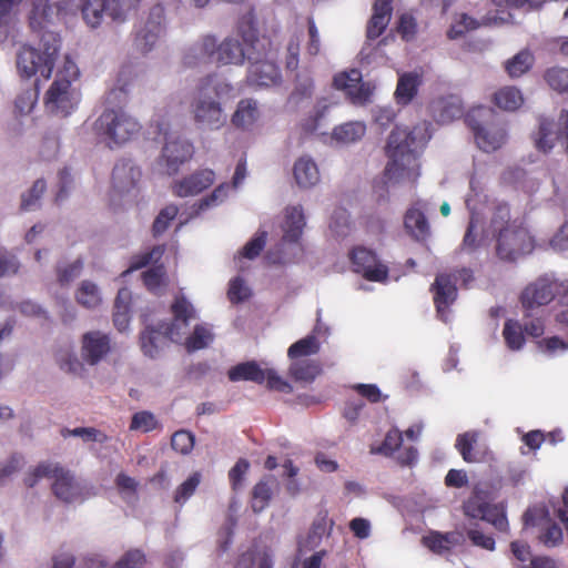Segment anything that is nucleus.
Returning <instances> with one entry per match:
<instances>
[{"mask_svg": "<svg viewBox=\"0 0 568 568\" xmlns=\"http://www.w3.org/2000/svg\"><path fill=\"white\" fill-rule=\"evenodd\" d=\"M432 124L417 123L412 130L395 128L389 134L385 178L392 183L414 182L419 176L418 153L432 138Z\"/></svg>", "mask_w": 568, "mask_h": 568, "instance_id": "1", "label": "nucleus"}, {"mask_svg": "<svg viewBox=\"0 0 568 568\" xmlns=\"http://www.w3.org/2000/svg\"><path fill=\"white\" fill-rule=\"evenodd\" d=\"M234 87L217 74H207L200 79L194 88L189 111L195 128L202 132L222 130L227 123V114L222 100L233 97Z\"/></svg>", "mask_w": 568, "mask_h": 568, "instance_id": "2", "label": "nucleus"}, {"mask_svg": "<svg viewBox=\"0 0 568 568\" xmlns=\"http://www.w3.org/2000/svg\"><path fill=\"white\" fill-rule=\"evenodd\" d=\"M263 38L258 36L254 13L247 12L239 21L235 36H229L221 42L216 40L215 62L242 65L245 60L258 59L264 49Z\"/></svg>", "mask_w": 568, "mask_h": 568, "instance_id": "3", "label": "nucleus"}, {"mask_svg": "<svg viewBox=\"0 0 568 568\" xmlns=\"http://www.w3.org/2000/svg\"><path fill=\"white\" fill-rule=\"evenodd\" d=\"M33 31L40 33L39 49L22 45L17 52V71L24 79L36 75L49 79L60 50V38L51 26Z\"/></svg>", "mask_w": 568, "mask_h": 568, "instance_id": "4", "label": "nucleus"}, {"mask_svg": "<svg viewBox=\"0 0 568 568\" xmlns=\"http://www.w3.org/2000/svg\"><path fill=\"white\" fill-rule=\"evenodd\" d=\"M173 320L165 326V335L174 343H183L187 352H195L207 347L214 341L212 327L207 324H196L192 333L189 326L196 320V311L183 296L176 297L172 304Z\"/></svg>", "mask_w": 568, "mask_h": 568, "instance_id": "5", "label": "nucleus"}, {"mask_svg": "<svg viewBox=\"0 0 568 568\" xmlns=\"http://www.w3.org/2000/svg\"><path fill=\"white\" fill-rule=\"evenodd\" d=\"M78 77L77 64L65 57L44 95V106L49 113L65 118L78 109L81 101V92L74 84Z\"/></svg>", "mask_w": 568, "mask_h": 568, "instance_id": "6", "label": "nucleus"}, {"mask_svg": "<svg viewBox=\"0 0 568 568\" xmlns=\"http://www.w3.org/2000/svg\"><path fill=\"white\" fill-rule=\"evenodd\" d=\"M471 197L468 195L465 200L466 206L471 212L470 221L466 233L463 239L462 248L467 251H475L485 245L491 236L497 237L498 234L506 231L508 226L516 225L517 223L510 222V211L507 204H497L491 213L489 225L487 229L478 214L474 212Z\"/></svg>", "mask_w": 568, "mask_h": 568, "instance_id": "7", "label": "nucleus"}, {"mask_svg": "<svg viewBox=\"0 0 568 568\" xmlns=\"http://www.w3.org/2000/svg\"><path fill=\"white\" fill-rule=\"evenodd\" d=\"M162 148L155 161V170L160 174L174 175L181 165L186 163L194 153L193 144L169 123L162 122L158 125Z\"/></svg>", "mask_w": 568, "mask_h": 568, "instance_id": "8", "label": "nucleus"}, {"mask_svg": "<svg viewBox=\"0 0 568 568\" xmlns=\"http://www.w3.org/2000/svg\"><path fill=\"white\" fill-rule=\"evenodd\" d=\"M93 129L109 148H114L135 139L142 125L122 109H105L95 120Z\"/></svg>", "mask_w": 568, "mask_h": 568, "instance_id": "9", "label": "nucleus"}, {"mask_svg": "<svg viewBox=\"0 0 568 568\" xmlns=\"http://www.w3.org/2000/svg\"><path fill=\"white\" fill-rule=\"evenodd\" d=\"M42 478L52 479L55 497L64 503L82 501L85 498L84 487L74 476L59 464L41 463L27 477L26 485L33 487Z\"/></svg>", "mask_w": 568, "mask_h": 568, "instance_id": "10", "label": "nucleus"}, {"mask_svg": "<svg viewBox=\"0 0 568 568\" xmlns=\"http://www.w3.org/2000/svg\"><path fill=\"white\" fill-rule=\"evenodd\" d=\"M305 226V216L302 205H291L284 210L282 224L283 236L275 252H270L267 258L271 263H292L297 261L303 252L300 239Z\"/></svg>", "mask_w": 568, "mask_h": 568, "instance_id": "11", "label": "nucleus"}, {"mask_svg": "<svg viewBox=\"0 0 568 568\" xmlns=\"http://www.w3.org/2000/svg\"><path fill=\"white\" fill-rule=\"evenodd\" d=\"M468 121L475 142L484 152L497 151L506 144V126L490 108L479 106L473 110Z\"/></svg>", "mask_w": 568, "mask_h": 568, "instance_id": "12", "label": "nucleus"}, {"mask_svg": "<svg viewBox=\"0 0 568 568\" xmlns=\"http://www.w3.org/2000/svg\"><path fill=\"white\" fill-rule=\"evenodd\" d=\"M474 281V273L470 268L462 267L454 273H439L432 285L434 292V302L437 308L438 317L445 322H449V306L457 298V286L459 282L462 286L467 287Z\"/></svg>", "mask_w": 568, "mask_h": 568, "instance_id": "13", "label": "nucleus"}, {"mask_svg": "<svg viewBox=\"0 0 568 568\" xmlns=\"http://www.w3.org/2000/svg\"><path fill=\"white\" fill-rule=\"evenodd\" d=\"M495 240L497 257L507 262H514L523 255L530 254L537 246L544 247L542 244H536L529 231L521 224L508 226Z\"/></svg>", "mask_w": 568, "mask_h": 568, "instance_id": "14", "label": "nucleus"}, {"mask_svg": "<svg viewBox=\"0 0 568 568\" xmlns=\"http://www.w3.org/2000/svg\"><path fill=\"white\" fill-rule=\"evenodd\" d=\"M558 287V280L552 273L540 275L528 284L520 295L526 316H530L534 310L549 304L555 298Z\"/></svg>", "mask_w": 568, "mask_h": 568, "instance_id": "15", "label": "nucleus"}, {"mask_svg": "<svg viewBox=\"0 0 568 568\" xmlns=\"http://www.w3.org/2000/svg\"><path fill=\"white\" fill-rule=\"evenodd\" d=\"M232 382L251 381L257 384L266 382L267 387L274 390L290 393L292 387L272 368H261L255 362L239 364L229 371Z\"/></svg>", "mask_w": 568, "mask_h": 568, "instance_id": "16", "label": "nucleus"}, {"mask_svg": "<svg viewBox=\"0 0 568 568\" xmlns=\"http://www.w3.org/2000/svg\"><path fill=\"white\" fill-rule=\"evenodd\" d=\"M83 0H32L29 24L32 30H42L48 26L54 27L63 13L73 4Z\"/></svg>", "mask_w": 568, "mask_h": 568, "instance_id": "17", "label": "nucleus"}, {"mask_svg": "<svg viewBox=\"0 0 568 568\" xmlns=\"http://www.w3.org/2000/svg\"><path fill=\"white\" fill-rule=\"evenodd\" d=\"M268 45L270 41L263 38V53L256 60H248L251 67L248 69L247 80L252 85L268 88L282 82L281 72L272 60Z\"/></svg>", "mask_w": 568, "mask_h": 568, "instance_id": "18", "label": "nucleus"}, {"mask_svg": "<svg viewBox=\"0 0 568 568\" xmlns=\"http://www.w3.org/2000/svg\"><path fill=\"white\" fill-rule=\"evenodd\" d=\"M164 9L158 4L151 9L146 21L138 29L135 48L143 53L152 51L164 34Z\"/></svg>", "mask_w": 568, "mask_h": 568, "instance_id": "19", "label": "nucleus"}, {"mask_svg": "<svg viewBox=\"0 0 568 568\" xmlns=\"http://www.w3.org/2000/svg\"><path fill=\"white\" fill-rule=\"evenodd\" d=\"M565 138L566 150L568 151V112L561 111L558 123L541 118L539 120L538 131L534 134V142L538 150L542 152L550 151L555 143Z\"/></svg>", "mask_w": 568, "mask_h": 568, "instance_id": "20", "label": "nucleus"}, {"mask_svg": "<svg viewBox=\"0 0 568 568\" xmlns=\"http://www.w3.org/2000/svg\"><path fill=\"white\" fill-rule=\"evenodd\" d=\"M333 85L336 90L345 92L354 104L366 103L372 94L371 85L362 81V73L356 69L336 74Z\"/></svg>", "mask_w": 568, "mask_h": 568, "instance_id": "21", "label": "nucleus"}, {"mask_svg": "<svg viewBox=\"0 0 568 568\" xmlns=\"http://www.w3.org/2000/svg\"><path fill=\"white\" fill-rule=\"evenodd\" d=\"M81 357L91 366L102 362L111 351L110 336L102 331L85 332L80 339Z\"/></svg>", "mask_w": 568, "mask_h": 568, "instance_id": "22", "label": "nucleus"}, {"mask_svg": "<svg viewBox=\"0 0 568 568\" xmlns=\"http://www.w3.org/2000/svg\"><path fill=\"white\" fill-rule=\"evenodd\" d=\"M352 261L354 271L363 274L365 278L375 282L386 280L387 267L377 260L372 251L365 247H357L352 252Z\"/></svg>", "mask_w": 568, "mask_h": 568, "instance_id": "23", "label": "nucleus"}, {"mask_svg": "<svg viewBox=\"0 0 568 568\" xmlns=\"http://www.w3.org/2000/svg\"><path fill=\"white\" fill-rule=\"evenodd\" d=\"M141 170L131 160H120L113 168L112 190L119 194H130L138 185Z\"/></svg>", "mask_w": 568, "mask_h": 568, "instance_id": "24", "label": "nucleus"}, {"mask_svg": "<svg viewBox=\"0 0 568 568\" xmlns=\"http://www.w3.org/2000/svg\"><path fill=\"white\" fill-rule=\"evenodd\" d=\"M215 173L212 170L204 169L184 176L173 183L172 190L176 196L187 197L195 196L203 190L214 183Z\"/></svg>", "mask_w": 568, "mask_h": 568, "instance_id": "25", "label": "nucleus"}, {"mask_svg": "<svg viewBox=\"0 0 568 568\" xmlns=\"http://www.w3.org/2000/svg\"><path fill=\"white\" fill-rule=\"evenodd\" d=\"M426 204L423 201L415 202L404 215L406 233L417 242H425L430 236V225L425 215Z\"/></svg>", "mask_w": 568, "mask_h": 568, "instance_id": "26", "label": "nucleus"}, {"mask_svg": "<svg viewBox=\"0 0 568 568\" xmlns=\"http://www.w3.org/2000/svg\"><path fill=\"white\" fill-rule=\"evenodd\" d=\"M216 38L212 34H205L191 44L185 54L184 63L189 67L215 62Z\"/></svg>", "mask_w": 568, "mask_h": 568, "instance_id": "27", "label": "nucleus"}, {"mask_svg": "<svg viewBox=\"0 0 568 568\" xmlns=\"http://www.w3.org/2000/svg\"><path fill=\"white\" fill-rule=\"evenodd\" d=\"M293 176L298 187L308 190L321 181L318 166L310 155L300 156L293 165Z\"/></svg>", "mask_w": 568, "mask_h": 568, "instance_id": "28", "label": "nucleus"}, {"mask_svg": "<svg viewBox=\"0 0 568 568\" xmlns=\"http://www.w3.org/2000/svg\"><path fill=\"white\" fill-rule=\"evenodd\" d=\"M430 112L436 122L450 123L463 115L462 101L455 95L438 98L432 102Z\"/></svg>", "mask_w": 568, "mask_h": 568, "instance_id": "29", "label": "nucleus"}, {"mask_svg": "<svg viewBox=\"0 0 568 568\" xmlns=\"http://www.w3.org/2000/svg\"><path fill=\"white\" fill-rule=\"evenodd\" d=\"M480 433L478 430H469L460 434L456 438L455 447L467 463L481 462L486 447L479 443Z\"/></svg>", "mask_w": 568, "mask_h": 568, "instance_id": "30", "label": "nucleus"}, {"mask_svg": "<svg viewBox=\"0 0 568 568\" xmlns=\"http://www.w3.org/2000/svg\"><path fill=\"white\" fill-rule=\"evenodd\" d=\"M333 528V520L326 511H320L314 518L311 529L305 539L298 541L301 550H312L320 546L325 536H329Z\"/></svg>", "mask_w": 568, "mask_h": 568, "instance_id": "31", "label": "nucleus"}, {"mask_svg": "<svg viewBox=\"0 0 568 568\" xmlns=\"http://www.w3.org/2000/svg\"><path fill=\"white\" fill-rule=\"evenodd\" d=\"M133 79L131 67H122L119 71L118 79L112 88L104 95V103L106 109H116L126 101L129 94V87Z\"/></svg>", "mask_w": 568, "mask_h": 568, "instance_id": "32", "label": "nucleus"}, {"mask_svg": "<svg viewBox=\"0 0 568 568\" xmlns=\"http://www.w3.org/2000/svg\"><path fill=\"white\" fill-rule=\"evenodd\" d=\"M258 103L254 99H242L237 102L231 122L236 129L250 130L260 119Z\"/></svg>", "mask_w": 568, "mask_h": 568, "instance_id": "33", "label": "nucleus"}, {"mask_svg": "<svg viewBox=\"0 0 568 568\" xmlns=\"http://www.w3.org/2000/svg\"><path fill=\"white\" fill-rule=\"evenodd\" d=\"M393 0H375L373 16L367 24V39H377L386 29L392 17Z\"/></svg>", "mask_w": 568, "mask_h": 568, "instance_id": "34", "label": "nucleus"}, {"mask_svg": "<svg viewBox=\"0 0 568 568\" xmlns=\"http://www.w3.org/2000/svg\"><path fill=\"white\" fill-rule=\"evenodd\" d=\"M54 358L59 368L67 374L82 376L85 373L84 364L87 363L70 344L60 346L55 352Z\"/></svg>", "mask_w": 568, "mask_h": 568, "instance_id": "35", "label": "nucleus"}, {"mask_svg": "<svg viewBox=\"0 0 568 568\" xmlns=\"http://www.w3.org/2000/svg\"><path fill=\"white\" fill-rule=\"evenodd\" d=\"M463 541L464 536L458 531H432L423 537V545L437 555L449 551L453 547L460 545Z\"/></svg>", "mask_w": 568, "mask_h": 568, "instance_id": "36", "label": "nucleus"}, {"mask_svg": "<svg viewBox=\"0 0 568 568\" xmlns=\"http://www.w3.org/2000/svg\"><path fill=\"white\" fill-rule=\"evenodd\" d=\"M275 486H277V481L273 475H266L255 484L252 489L251 500L254 513H261L268 506Z\"/></svg>", "mask_w": 568, "mask_h": 568, "instance_id": "37", "label": "nucleus"}, {"mask_svg": "<svg viewBox=\"0 0 568 568\" xmlns=\"http://www.w3.org/2000/svg\"><path fill=\"white\" fill-rule=\"evenodd\" d=\"M75 302L87 310H97L101 306L103 298L100 287L92 281H82L75 293Z\"/></svg>", "mask_w": 568, "mask_h": 568, "instance_id": "38", "label": "nucleus"}, {"mask_svg": "<svg viewBox=\"0 0 568 568\" xmlns=\"http://www.w3.org/2000/svg\"><path fill=\"white\" fill-rule=\"evenodd\" d=\"M366 133V125L362 121H349L333 129L332 140L339 144H351L359 141Z\"/></svg>", "mask_w": 568, "mask_h": 568, "instance_id": "39", "label": "nucleus"}, {"mask_svg": "<svg viewBox=\"0 0 568 568\" xmlns=\"http://www.w3.org/2000/svg\"><path fill=\"white\" fill-rule=\"evenodd\" d=\"M314 92V80L311 74L303 70L296 73L295 84L288 98V103L294 106H300L308 101Z\"/></svg>", "mask_w": 568, "mask_h": 568, "instance_id": "40", "label": "nucleus"}, {"mask_svg": "<svg viewBox=\"0 0 568 568\" xmlns=\"http://www.w3.org/2000/svg\"><path fill=\"white\" fill-rule=\"evenodd\" d=\"M171 323L159 324L156 329L146 328L141 334V348L143 353L150 357H155L163 345L165 339H170L164 331L165 326H170Z\"/></svg>", "mask_w": 568, "mask_h": 568, "instance_id": "41", "label": "nucleus"}, {"mask_svg": "<svg viewBox=\"0 0 568 568\" xmlns=\"http://www.w3.org/2000/svg\"><path fill=\"white\" fill-rule=\"evenodd\" d=\"M82 18L92 29L101 26L104 16H108L105 0H84L81 6Z\"/></svg>", "mask_w": 568, "mask_h": 568, "instance_id": "42", "label": "nucleus"}, {"mask_svg": "<svg viewBox=\"0 0 568 568\" xmlns=\"http://www.w3.org/2000/svg\"><path fill=\"white\" fill-rule=\"evenodd\" d=\"M496 105L505 111H516L524 103L521 92L515 87H504L495 95Z\"/></svg>", "mask_w": 568, "mask_h": 568, "instance_id": "43", "label": "nucleus"}, {"mask_svg": "<svg viewBox=\"0 0 568 568\" xmlns=\"http://www.w3.org/2000/svg\"><path fill=\"white\" fill-rule=\"evenodd\" d=\"M419 84L418 75L415 73H405L399 77L395 98L399 104H408L417 93Z\"/></svg>", "mask_w": 568, "mask_h": 568, "instance_id": "44", "label": "nucleus"}, {"mask_svg": "<svg viewBox=\"0 0 568 568\" xmlns=\"http://www.w3.org/2000/svg\"><path fill=\"white\" fill-rule=\"evenodd\" d=\"M108 17L112 21L122 23L138 9L140 0H105Z\"/></svg>", "mask_w": 568, "mask_h": 568, "instance_id": "45", "label": "nucleus"}, {"mask_svg": "<svg viewBox=\"0 0 568 568\" xmlns=\"http://www.w3.org/2000/svg\"><path fill=\"white\" fill-rule=\"evenodd\" d=\"M534 64V55L528 50H521L505 62V69L509 77L518 78L529 71Z\"/></svg>", "mask_w": 568, "mask_h": 568, "instance_id": "46", "label": "nucleus"}, {"mask_svg": "<svg viewBox=\"0 0 568 568\" xmlns=\"http://www.w3.org/2000/svg\"><path fill=\"white\" fill-rule=\"evenodd\" d=\"M47 190V183L42 179L34 181L33 185L21 195L20 207L22 211H34L40 206V200Z\"/></svg>", "mask_w": 568, "mask_h": 568, "instance_id": "47", "label": "nucleus"}, {"mask_svg": "<svg viewBox=\"0 0 568 568\" xmlns=\"http://www.w3.org/2000/svg\"><path fill=\"white\" fill-rule=\"evenodd\" d=\"M320 342L315 335H307L306 337L292 344L287 351L290 358H297L302 356H310L318 353Z\"/></svg>", "mask_w": 568, "mask_h": 568, "instance_id": "48", "label": "nucleus"}, {"mask_svg": "<svg viewBox=\"0 0 568 568\" xmlns=\"http://www.w3.org/2000/svg\"><path fill=\"white\" fill-rule=\"evenodd\" d=\"M267 233L265 231L258 232L251 241H248L240 255L235 258L236 263H239V267L241 270L244 268L242 265L243 258L253 260L255 258L261 251L264 248L266 243Z\"/></svg>", "mask_w": 568, "mask_h": 568, "instance_id": "49", "label": "nucleus"}, {"mask_svg": "<svg viewBox=\"0 0 568 568\" xmlns=\"http://www.w3.org/2000/svg\"><path fill=\"white\" fill-rule=\"evenodd\" d=\"M523 332V326L518 322L508 320L505 323L503 335L510 349L518 351L523 347L525 343Z\"/></svg>", "mask_w": 568, "mask_h": 568, "instance_id": "50", "label": "nucleus"}, {"mask_svg": "<svg viewBox=\"0 0 568 568\" xmlns=\"http://www.w3.org/2000/svg\"><path fill=\"white\" fill-rule=\"evenodd\" d=\"M254 562L257 564V568H273L272 556L267 551L255 554L253 550L242 554L236 568H253Z\"/></svg>", "mask_w": 568, "mask_h": 568, "instance_id": "51", "label": "nucleus"}, {"mask_svg": "<svg viewBox=\"0 0 568 568\" xmlns=\"http://www.w3.org/2000/svg\"><path fill=\"white\" fill-rule=\"evenodd\" d=\"M83 270V262L77 258L70 263H61L57 266V278L61 285H67L78 278Z\"/></svg>", "mask_w": 568, "mask_h": 568, "instance_id": "52", "label": "nucleus"}, {"mask_svg": "<svg viewBox=\"0 0 568 568\" xmlns=\"http://www.w3.org/2000/svg\"><path fill=\"white\" fill-rule=\"evenodd\" d=\"M145 564V554L141 549L134 548L121 555L112 568H143Z\"/></svg>", "mask_w": 568, "mask_h": 568, "instance_id": "53", "label": "nucleus"}, {"mask_svg": "<svg viewBox=\"0 0 568 568\" xmlns=\"http://www.w3.org/2000/svg\"><path fill=\"white\" fill-rule=\"evenodd\" d=\"M329 229L337 237L346 236L351 231L349 214L345 209H336L331 217Z\"/></svg>", "mask_w": 568, "mask_h": 568, "instance_id": "54", "label": "nucleus"}, {"mask_svg": "<svg viewBox=\"0 0 568 568\" xmlns=\"http://www.w3.org/2000/svg\"><path fill=\"white\" fill-rule=\"evenodd\" d=\"M231 185L222 183L213 192L197 203V212L222 204L229 196Z\"/></svg>", "mask_w": 568, "mask_h": 568, "instance_id": "55", "label": "nucleus"}, {"mask_svg": "<svg viewBox=\"0 0 568 568\" xmlns=\"http://www.w3.org/2000/svg\"><path fill=\"white\" fill-rule=\"evenodd\" d=\"M252 295V290L247 283L240 276L230 281L227 296L232 303H241L248 300Z\"/></svg>", "mask_w": 568, "mask_h": 568, "instance_id": "56", "label": "nucleus"}, {"mask_svg": "<svg viewBox=\"0 0 568 568\" xmlns=\"http://www.w3.org/2000/svg\"><path fill=\"white\" fill-rule=\"evenodd\" d=\"M402 442V433L397 428H393L386 434L383 444L378 447H372L371 453L390 456L399 448Z\"/></svg>", "mask_w": 568, "mask_h": 568, "instance_id": "57", "label": "nucleus"}, {"mask_svg": "<svg viewBox=\"0 0 568 568\" xmlns=\"http://www.w3.org/2000/svg\"><path fill=\"white\" fill-rule=\"evenodd\" d=\"M39 93L36 87L23 90L16 99L17 112L22 115L29 114L38 102Z\"/></svg>", "mask_w": 568, "mask_h": 568, "instance_id": "58", "label": "nucleus"}, {"mask_svg": "<svg viewBox=\"0 0 568 568\" xmlns=\"http://www.w3.org/2000/svg\"><path fill=\"white\" fill-rule=\"evenodd\" d=\"M60 151V138L54 132H49L43 135L39 146V154L45 161L55 159Z\"/></svg>", "mask_w": 568, "mask_h": 568, "instance_id": "59", "label": "nucleus"}, {"mask_svg": "<svg viewBox=\"0 0 568 568\" xmlns=\"http://www.w3.org/2000/svg\"><path fill=\"white\" fill-rule=\"evenodd\" d=\"M17 20L14 12L0 11V43H6L16 38Z\"/></svg>", "mask_w": 568, "mask_h": 568, "instance_id": "60", "label": "nucleus"}, {"mask_svg": "<svg viewBox=\"0 0 568 568\" xmlns=\"http://www.w3.org/2000/svg\"><path fill=\"white\" fill-rule=\"evenodd\" d=\"M545 79L551 89L568 92V69L551 68L546 72Z\"/></svg>", "mask_w": 568, "mask_h": 568, "instance_id": "61", "label": "nucleus"}, {"mask_svg": "<svg viewBox=\"0 0 568 568\" xmlns=\"http://www.w3.org/2000/svg\"><path fill=\"white\" fill-rule=\"evenodd\" d=\"M201 481L199 473L191 475L185 481H183L174 494V501L183 505L195 491Z\"/></svg>", "mask_w": 568, "mask_h": 568, "instance_id": "62", "label": "nucleus"}, {"mask_svg": "<svg viewBox=\"0 0 568 568\" xmlns=\"http://www.w3.org/2000/svg\"><path fill=\"white\" fill-rule=\"evenodd\" d=\"M158 420L155 416L150 412L142 410L133 415L130 424V429L148 433L155 429Z\"/></svg>", "mask_w": 568, "mask_h": 568, "instance_id": "63", "label": "nucleus"}, {"mask_svg": "<svg viewBox=\"0 0 568 568\" xmlns=\"http://www.w3.org/2000/svg\"><path fill=\"white\" fill-rule=\"evenodd\" d=\"M194 435L187 430H178L172 435L171 446L174 450L187 455L194 447Z\"/></svg>", "mask_w": 568, "mask_h": 568, "instance_id": "64", "label": "nucleus"}]
</instances>
